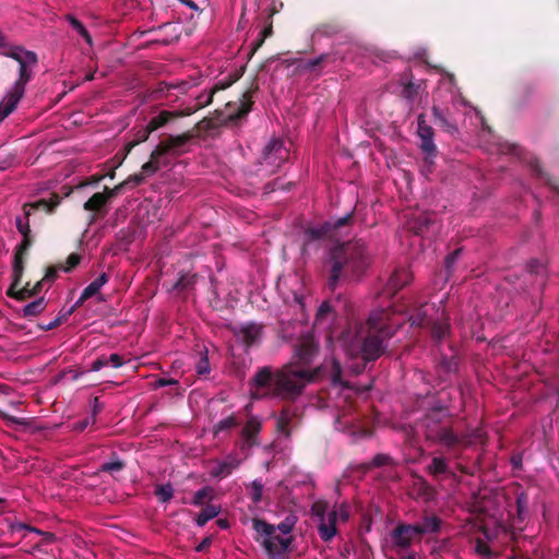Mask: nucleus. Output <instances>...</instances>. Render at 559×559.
I'll use <instances>...</instances> for the list:
<instances>
[{
  "label": "nucleus",
  "instance_id": "nucleus-17",
  "mask_svg": "<svg viewBox=\"0 0 559 559\" xmlns=\"http://www.w3.org/2000/svg\"><path fill=\"white\" fill-rule=\"evenodd\" d=\"M412 280V275L406 269H397L390 276L384 293L388 296H394L399 290H401L406 284H408Z\"/></svg>",
  "mask_w": 559,
  "mask_h": 559
},
{
  "label": "nucleus",
  "instance_id": "nucleus-24",
  "mask_svg": "<svg viewBox=\"0 0 559 559\" xmlns=\"http://www.w3.org/2000/svg\"><path fill=\"white\" fill-rule=\"evenodd\" d=\"M319 377L324 370L329 371V377L333 385L346 386L347 384L343 381V369L341 362L335 358H332L326 366H321Z\"/></svg>",
  "mask_w": 559,
  "mask_h": 559
},
{
  "label": "nucleus",
  "instance_id": "nucleus-59",
  "mask_svg": "<svg viewBox=\"0 0 559 559\" xmlns=\"http://www.w3.org/2000/svg\"><path fill=\"white\" fill-rule=\"evenodd\" d=\"M461 253V249H455L453 252L447 255L445 258V267L450 270L454 262L456 261L457 257Z\"/></svg>",
  "mask_w": 559,
  "mask_h": 559
},
{
  "label": "nucleus",
  "instance_id": "nucleus-45",
  "mask_svg": "<svg viewBox=\"0 0 559 559\" xmlns=\"http://www.w3.org/2000/svg\"><path fill=\"white\" fill-rule=\"evenodd\" d=\"M233 469H235V465H227L225 461L219 462L215 468L212 469L211 475L218 478H224L228 476Z\"/></svg>",
  "mask_w": 559,
  "mask_h": 559
},
{
  "label": "nucleus",
  "instance_id": "nucleus-22",
  "mask_svg": "<svg viewBox=\"0 0 559 559\" xmlns=\"http://www.w3.org/2000/svg\"><path fill=\"white\" fill-rule=\"evenodd\" d=\"M192 112H193L192 110L178 111V112L164 110V111L159 112L157 116L153 117L148 121L147 126L152 130V132H154V131L158 130L159 128L164 127L166 123H168L174 118L181 117V116H188Z\"/></svg>",
  "mask_w": 559,
  "mask_h": 559
},
{
  "label": "nucleus",
  "instance_id": "nucleus-11",
  "mask_svg": "<svg viewBox=\"0 0 559 559\" xmlns=\"http://www.w3.org/2000/svg\"><path fill=\"white\" fill-rule=\"evenodd\" d=\"M262 430L261 420L251 416L240 431L241 440L238 444L240 451L248 456L253 447L260 445L259 433Z\"/></svg>",
  "mask_w": 559,
  "mask_h": 559
},
{
  "label": "nucleus",
  "instance_id": "nucleus-46",
  "mask_svg": "<svg viewBox=\"0 0 559 559\" xmlns=\"http://www.w3.org/2000/svg\"><path fill=\"white\" fill-rule=\"evenodd\" d=\"M528 496L525 492H521L516 497V511L520 519H524L527 510Z\"/></svg>",
  "mask_w": 559,
  "mask_h": 559
},
{
  "label": "nucleus",
  "instance_id": "nucleus-23",
  "mask_svg": "<svg viewBox=\"0 0 559 559\" xmlns=\"http://www.w3.org/2000/svg\"><path fill=\"white\" fill-rule=\"evenodd\" d=\"M261 332L262 328L260 325L251 323L240 329L238 337L246 345V347H251L260 340Z\"/></svg>",
  "mask_w": 559,
  "mask_h": 559
},
{
  "label": "nucleus",
  "instance_id": "nucleus-56",
  "mask_svg": "<svg viewBox=\"0 0 559 559\" xmlns=\"http://www.w3.org/2000/svg\"><path fill=\"white\" fill-rule=\"evenodd\" d=\"M320 31L324 34H335L341 31V26L336 23H326L320 26Z\"/></svg>",
  "mask_w": 559,
  "mask_h": 559
},
{
  "label": "nucleus",
  "instance_id": "nucleus-41",
  "mask_svg": "<svg viewBox=\"0 0 559 559\" xmlns=\"http://www.w3.org/2000/svg\"><path fill=\"white\" fill-rule=\"evenodd\" d=\"M213 492L214 490L210 486L199 489L193 496L192 503L194 506H203L206 499L211 500L213 498Z\"/></svg>",
  "mask_w": 559,
  "mask_h": 559
},
{
  "label": "nucleus",
  "instance_id": "nucleus-1",
  "mask_svg": "<svg viewBox=\"0 0 559 559\" xmlns=\"http://www.w3.org/2000/svg\"><path fill=\"white\" fill-rule=\"evenodd\" d=\"M320 371L321 368L308 370L287 364L274 373L271 367L264 366L249 381L250 392L254 399L277 396L293 401L301 395L307 383L319 377Z\"/></svg>",
  "mask_w": 559,
  "mask_h": 559
},
{
  "label": "nucleus",
  "instance_id": "nucleus-51",
  "mask_svg": "<svg viewBox=\"0 0 559 559\" xmlns=\"http://www.w3.org/2000/svg\"><path fill=\"white\" fill-rule=\"evenodd\" d=\"M128 185V181H122L119 185L115 186L114 188H108L107 186L104 188V192L106 195H108V201H110L112 198H116L119 195V193L122 191V189Z\"/></svg>",
  "mask_w": 559,
  "mask_h": 559
},
{
  "label": "nucleus",
  "instance_id": "nucleus-3",
  "mask_svg": "<svg viewBox=\"0 0 559 559\" xmlns=\"http://www.w3.org/2000/svg\"><path fill=\"white\" fill-rule=\"evenodd\" d=\"M69 195L70 185L64 183L59 191H53L51 193L49 200L39 199L32 203H25L23 205V215L15 217L16 229L22 236V240L15 247L13 255V271L17 280L21 274L24 273L25 261L28 255V251L35 241L31 230V217L38 211L45 212L47 214L52 213L55 209L60 204L61 200Z\"/></svg>",
  "mask_w": 559,
  "mask_h": 559
},
{
  "label": "nucleus",
  "instance_id": "nucleus-40",
  "mask_svg": "<svg viewBox=\"0 0 559 559\" xmlns=\"http://www.w3.org/2000/svg\"><path fill=\"white\" fill-rule=\"evenodd\" d=\"M126 467V464L123 461L119 459H115L109 462H105L99 466V472L109 473L111 475H115L116 473L121 472Z\"/></svg>",
  "mask_w": 559,
  "mask_h": 559
},
{
  "label": "nucleus",
  "instance_id": "nucleus-5",
  "mask_svg": "<svg viewBox=\"0 0 559 559\" xmlns=\"http://www.w3.org/2000/svg\"><path fill=\"white\" fill-rule=\"evenodd\" d=\"M391 313L388 309L373 310L366 324L359 325L358 334L361 336V358L366 361H376L385 350V341L390 340L395 330L390 323Z\"/></svg>",
  "mask_w": 559,
  "mask_h": 559
},
{
  "label": "nucleus",
  "instance_id": "nucleus-14",
  "mask_svg": "<svg viewBox=\"0 0 559 559\" xmlns=\"http://www.w3.org/2000/svg\"><path fill=\"white\" fill-rule=\"evenodd\" d=\"M299 424V409L295 406H285L276 418V429L285 437H290L292 431Z\"/></svg>",
  "mask_w": 559,
  "mask_h": 559
},
{
  "label": "nucleus",
  "instance_id": "nucleus-43",
  "mask_svg": "<svg viewBox=\"0 0 559 559\" xmlns=\"http://www.w3.org/2000/svg\"><path fill=\"white\" fill-rule=\"evenodd\" d=\"M273 33L272 24L264 27L260 33L259 37L253 41L252 48L250 51V58L258 51V49L263 45L264 40L270 37Z\"/></svg>",
  "mask_w": 559,
  "mask_h": 559
},
{
  "label": "nucleus",
  "instance_id": "nucleus-25",
  "mask_svg": "<svg viewBox=\"0 0 559 559\" xmlns=\"http://www.w3.org/2000/svg\"><path fill=\"white\" fill-rule=\"evenodd\" d=\"M420 524L426 534H438L441 531L442 520L435 513L425 511Z\"/></svg>",
  "mask_w": 559,
  "mask_h": 559
},
{
  "label": "nucleus",
  "instance_id": "nucleus-13",
  "mask_svg": "<svg viewBox=\"0 0 559 559\" xmlns=\"http://www.w3.org/2000/svg\"><path fill=\"white\" fill-rule=\"evenodd\" d=\"M288 158V150L282 140H271L263 150V164L277 168Z\"/></svg>",
  "mask_w": 559,
  "mask_h": 559
},
{
  "label": "nucleus",
  "instance_id": "nucleus-2",
  "mask_svg": "<svg viewBox=\"0 0 559 559\" xmlns=\"http://www.w3.org/2000/svg\"><path fill=\"white\" fill-rule=\"evenodd\" d=\"M370 265L366 245L358 240L334 246L323 260L322 272L326 287L334 292L345 280L359 281Z\"/></svg>",
  "mask_w": 559,
  "mask_h": 559
},
{
  "label": "nucleus",
  "instance_id": "nucleus-21",
  "mask_svg": "<svg viewBox=\"0 0 559 559\" xmlns=\"http://www.w3.org/2000/svg\"><path fill=\"white\" fill-rule=\"evenodd\" d=\"M336 511H331L326 520H322L318 526L319 535L322 540L329 542L336 535Z\"/></svg>",
  "mask_w": 559,
  "mask_h": 559
},
{
  "label": "nucleus",
  "instance_id": "nucleus-31",
  "mask_svg": "<svg viewBox=\"0 0 559 559\" xmlns=\"http://www.w3.org/2000/svg\"><path fill=\"white\" fill-rule=\"evenodd\" d=\"M219 507H216L214 504H207L204 509H202V511L197 516V525L200 527L204 526L210 520L216 518L219 514Z\"/></svg>",
  "mask_w": 559,
  "mask_h": 559
},
{
  "label": "nucleus",
  "instance_id": "nucleus-16",
  "mask_svg": "<svg viewBox=\"0 0 559 559\" xmlns=\"http://www.w3.org/2000/svg\"><path fill=\"white\" fill-rule=\"evenodd\" d=\"M319 346L312 336H304L296 345L295 355L301 365H310L318 354Z\"/></svg>",
  "mask_w": 559,
  "mask_h": 559
},
{
  "label": "nucleus",
  "instance_id": "nucleus-35",
  "mask_svg": "<svg viewBox=\"0 0 559 559\" xmlns=\"http://www.w3.org/2000/svg\"><path fill=\"white\" fill-rule=\"evenodd\" d=\"M393 463V460L390 455L384 453L376 454L369 463H365L362 467L365 471H369L373 467H382L385 465H390Z\"/></svg>",
  "mask_w": 559,
  "mask_h": 559
},
{
  "label": "nucleus",
  "instance_id": "nucleus-29",
  "mask_svg": "<svg viewBox=\"0 0 559 559\" xmlns=\"http://www.w3.org/2000/svg\"><path fill=\"white\" fill-rule=\"evenodd\" d=\"M60 271L70 272V255H68L62 263L49 265L46 269L44 277L40 280L44 283H53L58 277Z\"/></svg>",
  "mask_w": 559,
  "mask_h": 559
},
{
  "label": "nucleus",
  "instance_id": "nucleus-37",
  "mask_svg": "<svg viewBox=\"0 0 559 559\" xmlns=\"http://www.w3.org/2000/svg\"><path fill=\"white\" fill-rule=\"evenodd\" d=\"M151 133H152V130L148 128L147 124L145 127L141 128L135 133L134 139L126 145L127 154H129L134 146L139 145L142 142H145L148 139Z\"/></svg>",
  "mask_w": 559,
  "mask_h": 559
},
{
  "label": "nucleus",
  "instance_id": "nucleus-60",
  "mask_svg": "<svg viewBox=\"0 0 559 559\" xmlns=\"http://www.w3.org/2000/svg\"><path fill=\"white\" fill-rule=\"evenodd\" d=\"M476 551L479 555H484V556H490L491 555L490 547L486 543H484L483 540H478L477 542V544H476Z\"/></svg>",
  "mask_w": 559,
  "mask_h": 559
},
{
  "label": "nucleus",
  "instance_id": "nucleus-7",
  "mask_svg": "<svg viewBox=\"0 0 559 559\" xmlns=\"http://www.w3.org/2000/svg\"><path fill=\"white\" fill-rule=\"evenodd\" d=\"M234 108L224 107V109H215L211 117L204 118L197 123L198 131L204 132L207 135H214L219 127H238L252 109V107H237V110H231Z\"/></svg>",
  "mask_w": 559,
  "mask_h": 559
},
{
  "label": "nucleus",
  "instance_id": "nucleus-18",
  "mask_svg": "<svg viewBox=\"0 0 559 559\" xmlns=\"http://www.w3.org/2000/svg\"><path fill=\"white\" fill-rule=\"evenodd\" d=\"M414 539L405 523H399L391 532V540L395 547L408 548Z\"/></svg>",
  "mask_w": 559,
  "mask_h": 559
},
{
  "label": "nucleus",
  "instance_id": "nucleus-48",
  "mask_svg": "<svg viewBox=\"0 0 559 559\" xmlns=\"http://www.w3.org/2000/svg\"><path fill=\"white\" fill-rule=\"evenodd\" d=\"M202 357L200 358L199 362L197 364V372L200 376H205L210 373V362L207 359V349H204L201 352Z\"/></svg>",
  "mask_w": 559,
  "mask_h": 559
},
{
  "label": "nucleus",
  "instance_id": "nucleus-27",
  "mask_svg": "<svg viewBox=\"0 0 559 559\" xmlns=\"http://www.w3.org/2000/svg\"><path fill=\"white\" fill-rule=\"evenodd\" d=\"M530 167L536 177L543 179L546 182V185H548L554 191L559 192V180H557V179L550 177L548 174H546L543 170L538 159H536V158L532 159L530 162Z\"/></svg>",
  "mask_w": 559,
  "mask_h": 559
},
{
  "label": "nucleus",
  "instance_id": "nucleus-49",
  "mask_svg": "<svg viewBox=\"0 0 559 559\" xmlns=\"http://www.w3.org/2000/svg\"><path fill=\"white\" fill-rule=\"evenodd\" d=\"M332 313V306L329 301H323L319 308H318V311H317V314H316V322H322L323 320H325L328 318V316H330Z\"/></svg>",
  "mask_w": 559,
  "mask_h": 559
},
{
  "label": "nucleus",
  "instance_id": "nucleus-34",
  "mask_svg": "<svg viewBox=\"0 0 559 559\" xmlns=\"http://www.w3.org/2000/svg\"><path fill=\"white\" fill-rule=\"evenodd\" d=\"M353 217H354V212H350L342 217H338L335 219H330V221L325 222L326 225H329L330 234L332 235L333 231L338 230L345 226H348L353 222Z\"/></svg>",
  "mask_w": 559,
  "mask_h": 559
},
{
  "label": "nucleus",
  "instance_id": "nucleus-15",
  "mask_svg": "<svg viewBox=\"0 0 559 559\" xmlns=\"http://www.w3.org/2000/svg\"><path fill=\"white\" fill-rule=\"evenodd\" d=\"M402 96L409 103L421 100V93L426 85L423 80L414 81L412 72H404L401 76Z\"/></svg>",
  "mask_w": 559,
  "mask_h": 559
},
{
  "label": "nucleus",
  "instance_id": "nucleus-54",
  "mask_svg": "<svg viewBox=\"0 0 559 559\" xmlns=\"http://www.w3.org/2000/svg\"><path fill=\"white\" fill-rule=\"evenodd\" d=\"M106 366H109L108 356L102 355L93 361L92 370L98 371Z\"/></svg>",
  "mask_w": 559,
  "mask_h": 559
},
{
  "label": "nucleus",
  "instance_id": "nucleus-44",
  "mask_svg": "<svg viewBox=\"0 0 559 559\" xmlns=\"http://www.w3.org/2000/svg\"><path fill=\"white\" fill-rule=\"evenodd\" d=\"M195 274H185L178 278V281L174 285V288L177 290H187L195 284Z\"/></svg>",
  "mask_w": 559,
  "mask_h": 559
},
{
  "label": "nucleus",
  "instance_id": "nucleus-42",
  "mask_svg": "<svg viewBox=\"0 0 559 559\" xmlns=\"http://www.w3.org/2000/svg\"><path fill=\"white\" fill-rule=\"evenodd\" d=\"M73 32L81 36L90 47L92 46V35L79 20L72 16V33Z\"/></svg>",
  "mask_w": 559,
  "mask_h": 559
},
{
  "label": "nucleus",
  "instance_id": "nucleus-62",
  "mask_svg": "<svg viewBox=\"0 0 559 559\" xmlns=\"http://www.w3.org/2000/svg\"><path fill=\"white\" fill-rule=\"evenodd\" d=\"M419 227L416 231L417 234L421 233L425 228H428L429 224L431 223V219L428 215L419 216L417 219Z\"/></svg>",
  "mask_w": 559,
  "mask_h": 559
},
{
  "label": "nucleus",
  "instance_id": "nucleus-39",
  "mask_svg": "<svg viewBox=\"0 0 559 559\" xmlns=\"http://www.w3.org/2000/svg\"><path fill=\"white\" fill-rule=\"evenodd\" d=\"M155 495L162 503L168 502L174 497V488L171 484L158 485L155 488Z\"/></svg>",
  "mask_w": 559,
  "mask_h": 559
},
{
  "label": "nucleus",
  "instance_id": "nucleus-38",
  "mask_svg": "<svg viewBox=\"0 0 559 559\" xmlns=\"http://www.w3.org/2000/svg\"><path fill=\"white\" fill-rule=\"evenodd\" d=\"M239 424L240 423L237 417L235 415H230L215 424L214 433L217 435L221 431L230 430L231 428L239 426Z\"/></svg>",
  "mask_w": 559,
  "mask_h": 559
},
{
  "label": "nucleus",
  "instance_id": "nucleus-19",
  "mask_svg": "<svg viewBox=\"0 0 559 559\" xmlns=\"http://www.w3.org/2000/svg\"><path fill=\"white\" fill-rule=\"evenodd\" d=\"M328 236H331V234L329 231V225H326V223H324L320 227L306 228L302 237V251H307L312 243Z\"/></svg>",
  "mask_w": 559,
  "mask_h": 559
},
{
  "label": "nucleus",
  "instance_id": "nucleus-30",
  "mask_svg": "<svg viewBox=\"0 0 559 559\" xmlns=\"http://www.w3.org/2000/svg\"><path fill=\"white\" fill-rule=\"evenodd\" d=\"M45 308H46L45 299L43 297H40V298H37L36 300L25 305L21 309V314L24 318L36 317L41 311H44Z\"/></svg>",
  "mask_w": 559,
  "mask_h": 559
},
{
  "label": "nucleus",
  "instance_id": "nucleus-10",
  "mask_svg": "<svg viewBox=\"0 0 559 559\" xmlns=\"http://www.w3.org/2000/svg\"><path fill=\"white\" fill-rule=\"evenodd\" d=\"M417 134L420 139L419 147L426 155L425 162L432 164L438 155V148L433 142V129L427 124L424 115H419L417 118Z\"/></svg>",
  "mask_w": 559,
  "mask_h": 559
},
{
  "label": "nucleus",
  "instance_id": "nucleus-64",
  "mask_svg": "<svg viewBox=\"0 0 559 559\" xmlns=\"http://www.w3.org/2000/svg\"><path fill=\"white\" fill-rule=\"evenodd\" d=\"M176 384H178V381L173 378H159L156 381L157 388H163V386H167V385H176Z\"/></svg>",
  "mask_w": 559,
  "mask_h": 559
},
{
  "label": "nucleus",
  "instance_id": "nucleus-9",
  "mask_svg": "<svg viewBox=\"0 0 559 559\" xmlns=\"http://www.w3.org/2000/svg\"><path fill=\"white\" fill-rule=\"evenodd\" d=\"M192 138L190 133H183L176 136H168L152 151L150 160L142 165L144 176L153 175L159 169V158L168 153H175L186 145Z\"/></svg>",
  "mask_w": 559,
  "mask_h": 559
},
{
  "label": "nucleus",
  "instance_id": "nucleus-6",
  "mask_svg": "<svg viewBox=\"0 0 559 559\" xmlns=\"http://www.w3.org/2000/svg\"><path fill=\"white\" fill-rule=\"evenodd\" d=\"M0 55L15 60L20 66L19 79L5 92L0 105H17L24 94L25 85L31 80L34 68L37 64V56L35 52L20 46L10 45L1 33Z\"/></svg>",
  "mask_w": 559,
  "mask_h": 559
},
{
  "label": "nucleus",
  "instance_id": "nucleus-52",
  "mask_svg": "<svg viewBox=\"0 0 559 559\" xmlns=\"http://www.w3.org/2000/svg\"><path fill=\"white\" fill-rule=\"evenodd\" d=\"M326 509H328V504L325 502H322V501L314 502L312 508H311L313 514L317 515V516H320L321 521L322 520H326L324 518Z\"/></svg>",
  "mask_w": 559,
  "mask_h": 559
},
{
  "label": "nucleus",
  "instance_id": "nucleus-26",
  "mask_svg": "<svg viewBox=\"0 0 559 559\" xmlns=\"http://www.w3.org/2000/svg\"><path fill=\"white\" fill-rule=\"evenodd\" d=\"M92 403V414L72 426V431L83 432L88 426L95 424L96 415L102 411V405L99 404L98 397H94Z\"/></svg>",
  "mask_w": 559,
  "mask_h": 559
},
{
  "label": "nucleus",
  "instance_id": "nucleus-53",
  "mask_svg": "<svg viewBox=\"0 0 559 559\" xmlns=\"http://www.w3.org/2000/svg\"><path fill=\"white\" fill-rule=\"evenodd\" d=\"M432 114L436 119V122L440 123L443 127L452 128V124H450L447 119L444 118L443 114L441 112L440 107L433 106L432 107Z\"/></svg>",
  "mask_w": 559,
  "mask_h": 559
},
{
  "label": "nucleus",
  "instance_id": "nucleus-20",
  "mask_svg": "<svg viewBox=\"0 0 559 559\" xmlns=\"http://www.w3.org/2000/svg\"><path fill=\"white\" fill-rule=\"evenodd\" d=\"M108 282V276L103 273L97 278H95L91 284H88L82 292L80 298L76 300L75 305L72 306V311L75 307H80L84 304L85 300L90 299L91 297L95 296L103 285H105Z\"/></svg>",
  "mask_w": 559,
  "mask_h": 559
},
{
  "label": "nucleus",
  "instance_id": "nucleus-36",
  "mask_svg": "<svg viewBox=\"0 0 559 559\" xmlns=\"http://www.w3.org/2000/svg\"><path fill=\"white\" fill-rule=\"evenodd\" d=\"M331 58H332L331 55L322 53V55H320L317 58L301 61L299 67L302 70L312 71V70L317 69L318 67H320L321 64L330 61Z\"/></svg>",
  "mask_w": 559,
  "mask_h": 559
},
{
  "label": "nucleus",
  "instance_id": "nucleus-4",
  "mask_svg": "<svg viewBox=\"0 0 559 559\" xmlns=\"http://www.w3.org/2000/svg\"><path fill=\"white\" fill-rule=\"evenodd\" d=\"M297 522L295 515H288L277 525L267 523L264 519L253 518L252 528L254 540L264 550L269 559H286L294 542L292 531Z\"/></svg>",
  "mask_w": 559,
  "mask_h": 559
},
{
  "label": "nucleus",
  "instance_id": "nucleus-57",
  "mask_svg": "<svg viewBox=\"0 0 559 559\" xmlns=\"http://www.w3.org/2000/svg\"><path fill=\"white\" fill-rule=\"evenodd\" d=\"M108 361L109 365L112 366L114 368H119L124 364L123 357L117 353L110 354L108 356Z\"/></svg>",
  "mask_w": 559,
  "mask_h": 559
},
{
  "label": "nucleus",
  "instance_id": "nucleus-47",
  "mask_svg": "<svg viewBox=\"0 0 559 559\" xmlns=\"http://www.w3.org/2000/svg\"><path fill=\"white\" fill-rule=\"evenodd\" d=\"M499 152L503 154H513L520 156L522 154V147L515 143L502 142L499 143Z\"/></svg>",
  "mask_w": 559,
  "mask_h": 559
},
{
  "label": "nucleus",
  "instance_id": "nucleus-63",
  "mask_svg": "<svg viewBox=\"0 0 559 559\" xmlns=\"http://www.w3.org/2000/svg\"><path fill=\"white\" fill-rule=\"evenodd\" d=\"M145 176L141 171L140 174L131 175L126 181L129 183H133L134 186H139L144 182Z\"/></svg>",
  "mask_w": 559,
  "mask_h": 559
},
{
  "label": "nucleus",
  "instance_id": "nucleus-33",
  "mask_svg": "<svg viewBox=\"0 0 559 559\" xmlns=\"http://www.w3.org/2000/svg\"><path fill=\"white\" fill-rule=\"evenodd\" d=\"M449 471V465L447 460L441 456H435L431 460V463L427 466V472L435 477H438L441 474H445Z\"/></svg>",
  "mask_w": 559,
  "mask_h": 559
},
{
  "label": "nucleus",
  "instance_id": "nucleus-32",
  "mask_svg": "<svg viewBox=\"0 0 559 559\" xmlns=\"http://www.w3.org/2000/svg\"><path fill=\"white\" fill-rule=\"evenodd\" d=\"M450 332V324L444 320L433 321L431 324V336L436 342H441Z\"/></svg>",
  "mask_w": 559,
  "mask_h": 559
},
{
  "label": "nucleus",
  "instance_id": "nucleus-8",
  "mask_svg": "<svg viewBox=\"0 0 559 559\" xmlns=\"http://www.w3.org/2000/svg\"><path fill=\"white\" fill-rule=\"evenodd\" d=\"M445 415L440 412L427 414L423 420L424 436L427 441L439 443L448 449H453L460 443V438L452 428L444 423Z\"/></svg>",
  "mask_w": 559,
  "mask_h": 559
},
{
  "label": "nucleus",
  "instance_id": "nucleus-58",
  "mask_svg": "<svg viewBox=\"0 0 559 559\" xmlns=\"http://www.w3.org/2000/svg\"><path fill=\"white\" fill-rule=\"evenodd\" d=\"M103 178H104V176L94 175V176H92L87 180L79 181L75 185V188H84V187L90 186V185H97L99 181H102Z\"/></svg>",
  "mask_w": 559,
  "mask_h": 559
},
{
  "label": "nucleus",
  "instance_id": "nucleus-55",
  "mask_svg": "<svg viewBox=\"0 0 559 559\" xmlns=\"http://www.w3.org/2000/svg\"><path fill=\"white\" fill-rule=\"evenodd\" d=\"M409 532H412L413 537H418L420 539L421 536L426 535L425 530L423 528L420 523L417 524H406Z\"/></svg>",
  "mask_w": 559,
  "mask_h": 559
},
{
  "label": "nucleus",
  "instance_id": "nucleus-50",
  "mask_svg": "<svg viewBox=\"0 0 559 559\" xmlns=\"http://www.w3.org/2000/svg\"><path fill=\"white\" fill-rule=\"evenodd\" d=\"M263 485L259 480H254L251 485V500L254 503H259L262 500Z\"/></svg>",
  "mask_w": 559,
  "mask_h": 559
},
{
  "label": "nucleus",
  "instance_id": "nucleus-61",
  "mask_svg": "<svg viewBox=\"0 0 559 559\" xmlns=\"http://www.w3.org/2000/svg\"><path fill=\"white\" fill-rule=\"evenodd\" d=\"M211 545H212V536H207V537L203 538L202 542L195 547V551L204 552L210 548Z\"/></svg>",
  "mask_w": 559,
  "mask_h": 559
},
{
  "label": "nucleus",
  "instance_id": "nucleus-28",
  "mask_svg": "<svg viewBox=\"0 0 559 559\" xmlns=\"http://www.w3.org/2000/svg\"><path fill=\"white\" fill-rule=\"evenodd\" d=\"M108 195L105 192L94 193L83 205L84 210L100 213L108 203Z\"/></svg>",
  "mask_w": 559,
  "mask_h": 559
},
{
  "label": "nucleus",
  "instance_id": "nucleus-12",
  "mask_svg": "<svg viewBox=\"0 0 559 559\" xmlns=\"http://www.w3.org/2000/svg\"><path fill=\"white\" fill-rule=\"evenodd\" d=\"M12 276L13 281L10 285L7 295L11 298L17 299V300H26L33 296H36L43 288V281H37L33 286L31 283H26L25 285H21L23 274L19 277V280L15 277V273L12 270Z\"/></svg>",
  "mask_w": 559,
  "mask_h": 559
}]
</instances>
